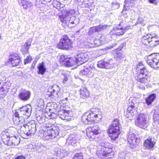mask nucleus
I'll use <instances>...</instances> for the list:
<instances>
[{
  "label": "nucleus",
  "mask_w": 159,
  "mask_h": 159,
  "mask_svg": "<svg viewBox=\"0 0 159 159\" xmlns=\"http://www.w3.org/2000/svg\"><path fill=\"white\" fill-rule=\"evenodd\" d=\"M89 60V57L86 53L80 52L78 53L74 58L68 57L67 56L62 55L59 61L61 64L66 66H71L76 63L81 65L86 62Z\"/></svg>",
  "instance_id": "f257e3e1"
},
{
  "label": "nucleus",
  "mask_w": 159,
  "mask_h": 159,
  "mask_svg": "<svg viewBox=\"0 0 159 159\" xmlns=\"http://www.w3.org/2000/svg\"><path fill=\"white\" fill-rule=\"evenodd\" d=\"M14 132H11V130L7 129L3 131L1 135V139L6 145L12 147L17 145L20 142L19 139L13 135Z\"/></svg>",
  "instance_id": "f03ea898"
},
{
  "label": "nucleus",
  "mask_w": 159,
  "mask_h": 159,
  "mask_svg": "<svg viewBox=\"0 0 159 159\" xmlns=\"http://www.w3.org/2000/svg\"><path fill=\"white\" fill-rule=\"evenodd\" d=\"M137 68L139 69L138 70L139 72L137 76L135 77L136 80L147 85L150 81L148 70L142 62L139 63Z\"/></svg>",
  "instance_id": "7ed1b4c3"
},
{
  "label": "nucleus",
  "mask_w": 159,
  "mask_h": 159,
  "mask_svg": "<svg viewBox=\"0 0 159 159\" xmlns=\"http://www.w3.org/2000/svg\"><path fill=\"white\" fill-rule=\"evenodd\" d=\"M119 125V120L116 119L112 121L109 127L108 133L109 137L112 140L115 141L117 138L120 133Z\"/></svg>",
  "instance_id": "20e7f679"
},
{
  "label": "nucleus",
  "mask_w": 159,
  "mask_h": 159,
  "mask_svg": "<svg viewBox=\"0 0 159 159\" xmlns=\"http://www.w3.org/2000/svg\"><path fill=\"white\" fill-rule=\"evenodd\" d=\"M136 101V99L134 98H131L128 100V107L125 115L127 118L130 120L133 119L134 116H135V115L137 113L135 108H137L138 104Z\"/></svg>",
  "instance_id": "39448f33"
},
{
  "label": "nucleus",
  "mask_w": 159,
  "mask_h": 159,
  "mask_svg": "<svg viewBox=\"0 0 159 159\" xmlns=\"http://www.w3.org/2000/svg\"><path fill=\"white\" fill-rule=\"evenodd\" d=\"M100 117L98 109H92L89 112H86L82 116V120L85 124H89L96 118Z\"/></svg>",
  "instance_id": "423d86ee"
},
{
  "label": "nucleus",
  "mask_w": 159,
  "mask_h": 159,
  "mask_svg": "<svg viewBox=\"0 0 159 159\" xmlns=\"http://www.w3.org/2000/svg\"><path fill=\"white\" fill-rule=\"evenodd\" d=\"M72 42L69 37L66 35H64L61 37L57 47L61 49L68 50L72 48Z\"/></svg>",
  "instance_id": "0eeeda50"
},
{
  "label": "nucleus",
  "mask_w": 159,
  "mask_h": 159,
  "mask_svg": "<svg viewBox=\"0 0 159 159\" xmlns=\"http://www.w3.org/2000/svg\"><path fill=\"white\" fill-rule=\"evenodd\" d=\"M75 12L74 10L66 11L65 13H63L59 16L61 22L64 24L69 25L70 24L73 25L74 20L72 18V15Z\"/></svg>",
  "instance_id": "6e6552de"
},
{
  "label": "nucleus",
  "mask_w": 159,
  "mask_h": 159,
  "mask_svg": "<svg viewBox=\"0 0 159 159\" xmlns=\"http://www.w3.org/2000/svg\"><path fill=\"white\" fill-rule=\"evenodd\" d=\"M146 62L153 68L159 67V54L153 53L148 55L147 57Z\"/></svg>",
  "instance_id": "1a4fd4ad"
},
{
  "label": "nucleus",
  "mask_w": 159,
  "mask_h": 159,
  "mask_svg": "<svg viewBox=\"0 0 159 159\" xmlns=\"http://www.w3.org/2000/svg\"><path fill=\"white\" fill-rule=\"evenodd\" d=\"M101 132V130L99 126L96 125L86 130V134L87 136L92 139H97L99 134Z\"/></svg>",
  "instance_id": "9d476101"
},
{
  "label": "nucleus",
  "mask_w": 159,
  "mask_h": 159,
  "mask_svg": "<svg viewBox=\"0 0 159 159\" xmlns=\"http://www.w3.org/2000/svg\"><path fill=\"white\" fill-rule=\"evenodd\" d=\"M148 121L147 116L144 114H140L135 120V124L141 128L145 129L148 125Z\"/></svg>",
  "instance_id": "9b49d317"
},
{
  "label": "nucleus",
  "mask_w": 159,
  "mask_h": 159,
  "mask_svg": "<svg viewBox=\"0 0 159 159\" xmlns=\"http://www.w3.org/2000/svg\"><path fill=\"white\" fill-rule=\"evenodd\" d=\"M47 95L51 98H55L60 97L61 96V93L60 92L59 86L57 85H54L48 89Z\"/></svg>",
  "instance_id": "f8f14e48"
},
{
  "label": "nucleus",
  "mask_w": 159,
  "mask_h": 159,
  "mask_svg": "<svg viewBox=\"0 0 159 159\" xmlns=\"http://www.w3.org/2000/svg\"><path fill=\"white\" fill-rule=\"evenodd\" d=\"M131 129H130L129 130L130 131L128 135L127 140L131 147H136L139 143L140 140L135 137L134 133L132 132Z\"/></svg>",
  "instance_id": "ddd939ff"
},
{
  "label": "nucleus",
  "mask_w": 159,
  "mask_h": 159,
  "mask_svg": "<svg viewBox=\"0 0 159 159\" xmlns=\"http://www.w3.org/2000/svg\"><path fill=\"white\" fill-rule=\"evenodd\" d=\"M32 107L29 104L20 107L17 111L21 116H26L27 117H29L31 114Z\"/></svg>",
  "instance_id": "4468645a"
},
{
  "label": "nucleus",
  "mask_w": 159,
  "mask_h": 159,
  "mask_svg": "<svg viewBox=\"0 0 159 159\" xmlns=\"http://www.w3.org/2000/svg\"><path fill=\"white\" fill-rule=\"evenodd\" d=\"M9 61L13 66H17L21 62V61L19 56L16 53H14L10 55Z\"/></svg>",
  "instance_id": "2eb2a0df"
},
{
  "label": "nucleus",
  "mask_w": 159,
  "mask_h": 159,
  "mask_svg": "<svg viewBox=\"0 0 159 159\" xmlns=\"http://www.w3.org/2000/svg\"><path fill=\"white\" fill-rule=\"evenodd\" d=\"M84 69L82 70L80 73V75L81 76L85 75L88 77H92L93 75V69L87 66H81Z\"/></svg>",
  "instance_id": "dca6fc26"
},
{
  "label": "nucleus",
  "mask_w": 159,
  "mask_h": 159,
  "mask_svg": "<svg viewBox=\"0 0 159 159\" xmlns=\"http://www.w3.org/2000/svg\"><path fill=\"white\" fill-rule=\"evenodd\" d=\"M135 1L136 0H125V4L124 5V8L122 11L123 14L124 15L125 14L126 15V11L134 7Z\"/></svg>",
  "instance_id": "f3484780"
},
{
  "label": "nucleus",
  "mask_w": 159,
  "mask_h": 159,
  "mask_svg": "<svg viewBox=\"0 0 159 159\" xmlns=\"http://www.w3.org/2000/svg\"><path fill=\"white\" fill-rule=\"evenodd\" d=\"M59 131H57V133H56L55 132L52 130L47 129L43 133V138L46 140H48L50 139H52L54 138L58 135Z\"/></svg>",
  "instance_id": "a211bd4d"
},
{
  "label": "nucleus",
  "mask_w": 159,
  "mask_h": 159,
  "mask_svg": "<svg viewBox=\"0 0 159 159\" xmlns=\"http://www.w3.org/2000/svg\"><path fill=\"white\" fill-rule=\"evenodd\" d=\"M101 146V149H103L106 151H108V153H109V155L110 157H113L114 152H112L111 145L107 142H102L100 143Z\"/></svg>",
  "instance_id": "6ab92c4d"
},
{
  "label": "nucleus",
  "mask_w": 159,
  "mask_h": 159,
  "mask_svg": "<svg viewBox=\"0 0 159 159\" xmlns=\"http://www.w3.org/2000/svg\"><path fill=\"white\" fill-rule=\"evenodd\" d=\"M30 95V91L26 90H22L18 94V98L21 101L25 102L29 99Z\"/></svg>",
  "instance_id": "aec40b11"
},
{
  "label": "nucleus",
  "mask_w": 159,
  "mask_h": 159,
  "mask_svg": "<svg viewBox=\"0 0 159 159\" xmlns=\"http://www.w3.org/2000/svg\"><path fill=\"white\" fill-rule=\"evenodd\" d=\"M110 61L108 59H104L99 61L97 63V66L100 68L110 69L112 67V65L109 63Z\"/></svg>",
  "instance_id": "412c9836"
},
{
  "label": "nucleus",
  "mask_w": 159,
  "mask_h": 159,
  "mask_svg": "<svg viewBox=\"0 0 159 159\" xmlns=\"http://www.w3.org/2000/svg\"><path fill=\"white\" fill-rule=\"evenodd\" d=\"M23 115L21 116L17 111H16L13 115L14 122L17 125H20L23 124L25 122V119L22 116Z\"/></svg>",
  "instance_id": "4be33fe9"
},
{
  "label": "nucleus",
  "mask_w": 159,
  "mask_h": 159,
  "mask_svg": "<svg viewBox=\"0 0 159 159\" xmlns=\"http://www.w3.org/2000/svg\"><path fill=\"white\" fill-rule=\"evenodd\" d=\"M97 155L98 157L101 159H109L113 157H110L109 156V153H108V151H106L103 149L99 150L97 152Z\"/></svg>",
  "instance_id": "5701e85b"
},
{
  "label": "nucleus",
  "mask_w": 159,
  "mask_h": 159,
  "mask_svg": "<svg viewBox=\"0 0 159 159\" xmlns=\"http://www.w3.org/2000/svg\"><path fill=\"white\" fill-rule=\"evenodd\" d=\"M70 112V111L69 110L66 111L65 109L60 110L57 112L58 117L63 120H68L69 114Z\"/></svg>",
  "instance_id": "b1692460"
},
{
  "label": "nucleus",
  "mask_w": 159,
  "mask_h": 159,
  "mask_svg": "<svg viewBox=\"0 0 159 159\" xmlns=\"http://www.w3.org/2000/svg\"><path fill=\"white\" fill-rule=\"evenodd\" d=\"M155 142L153 138L149 137L144 142V145L146 148L149 149H152L154 146Z\"/></svg>",
  "instance_id": "393cba45"
},
{
  "label": "nucleus",
  "mask_w": 159,
  "mask_h": 159,
  "mask_svg": "<svg viewBox=\"0 0 159 159\" xmlns=\"http://www.w3.org/2000/svg\"><path fill=\"white\" fill-rule=\"evenodd\" d=\"M32 41V39H29L25 43V44L21 46V50L23 55H25L29 53L28 49L31 46Z\"/></svg>",
  "instance_id": "a878e982"
},
{
  "label": "nucleus",
  "mask_w": 159,
  "mask_h": 159,
  "mask_svg": "<svg viewBox=\"0 0 159 159\" xmlns=\"http://www.w3.org/2000/svg\"><path fill=\"white\" fill-rule=\"evenodd\" d=\"M18 2L19 5L25 10H29L32 5L31 2L26 0H18Z\"/></svg>",
  "instance_id": "bb28decb"
},
{
  "label": "nucleus",
  "mask_w": 159,
  "mask_h": 159,
  "mask_svg": "<svg viewBox=\"0 0 159 159\" xmlns=\"http://www.w3.org/2000/svg\"><path fill=\"white\" fill-rule=\"evenodd\" d=\"M80 98L85 99L89 97V93L85 87H82L80 90Z\"/></svg>",
  "instance_id": "cd10ccee"
},
{
  "label": "nucleus",
  "mask_w": 159,
  "mask_h": 159,
  "mask_svg": "<svg viewBox=\"0 0 159 159\" xmlns=\"http://www.w3.org/2000/svg\"><path fill=\"white\" fill-rule=\"evenodd\" d=\"M153 120L154 125H159V109L153 111ZM153 112V111H152Z\"/></svg>",
  "instance_id": "c85d7f7f"
},
{
  "label": "nucleus",
  "mask_w": 159,
  "mask_h": 159,
  "mask_svg": "<svg viewBox=\"0 0 159 159\" xmlns=\"http://www.w3.org/2000/svg\"><path fill=\"white\" fill-rule=\"evenodd\" d=\"M44 126L45 127L47 128V129L52 130V131L55 132L56 134L57 133V131H59V130L58 127L55 126L53 125H52V123L50 122H47L45 123Z\"/></svg>",
  "instance_id": "c756f323"
},
{
  "label": "nucleus",
  "mask_w": 159,
  "mask_h": 159,
  "mask_svg": "<svg viewBox=\"0 0 159 159\" xmlns=\"http://www.w3.org/2000/svg\"><path fill=\"white\" fill-rule=\"evenodd\" d=\"M30 130L29 132L30 133H31V134H34L36 132V124L34 121H31L30 122L28 123Z\"/></svg>",
  "instance_id": "7c9ffc66"
},
{
  "label": "nucleus",
  "mask_w": 159,
  "mask_h": 159,
  "mask_svg": "<svg viewBox=\"0 0 159 159\" xmlns=\"http://www.w3.org/2000/svg\"><path fill=\"white\" fill-rule=\"evenodd\" d=\"M5 86H6V84L3 85V87L2 86L0 88V96L2 98L7 95L10 86H9L7 88Z\"/></svg>",
  "instance_id": "2f4dec72"
},
{
  "label": "nucleus",
  "mask_w": 159,
  "mask_h": 159,
  "mask_svg": "<svg viewBox=\"0 0 159 159\" xmlns=\"http://www.w3.org/2000/svg\"><path fill=\"white\" fill-rule=\"evenodd\" d=\"M156 97V94L153 93L149 95L146 99V103L148 105H151Z\"/></svg>",
  "instance_id": "473e14b6"
},
{
  "label": "nucleus",
  "mask_w": 159,
  "mask_h": 159,
  "mask_svg": "<svg viewBox=\"0 0 159 159\" xmlns=\"http://www.w3.org/2000/svg\"><path fill=\"white\" fill-rule=\"evenodd\" d=\"M151 35L146 34L143 36L142 39L141 41L143 44L145 45H148L150 43Z\"/></svg>",
  "instance_id": "72a5a7b5"
},
{
  "label": "nucleus",
  "mask_w": 159,
  "mask_h": 159,
  "mask_svg": "<svg viewBox=\"0 0 159 159\" xmlns=\"http://www.w3.org/2000/svg\"><path fill=\"white\" fill-rule=\"evenodd\" d=\"M20 127L21 134H23V135L24 136L25 135L26 136L24 138L27 139V137L31 135V133H30L29 132H28L26 131L25 129V124L20 125Z\"/></svg>",
  "instance_id": "f704fd0d"
},
{
  "label": "nucleus",
  "mask_w": 159,
  "mask_h": 159,
  "mask_svg": "<svg viewBox=\"0 0 159 159\" xmlns=\"http://www.w3.org/2000/svg\"><path fill=\"white\" fill-rule=\"evenodd\" d=\"M52 4L53 7L58 10L62 8L64 6V5L61 3L57 0H52Z\"/></svg>",
  "instance_id": "c9c22d12"
},
{
  "label": "nucleus",
  "mask_w": 159,
  "mask_h": 159,
  "mask_svg": "<svg viewBox=\"0 0 159 159\" xmlns=\"http://www.w3.org/2000/svg\"><path fill=\"white\" fill-rule=\"evenodd\" d=\"M38 69L39 70L38 74H39L43 75L46 70V68L45 67L44 63L42 62L39 64L38 66Z\"/></svg>",
  "instance_id": "e433bc0d"
},
{
  "label": "nucleus",
  "mask_w": 159,
  "mask_h": 159,
  "mask_svg": "<svg viewBox=\"0 0 159 159\" xmlns=\"http://www.w3.org/2000/svg\"><path fill=\"white\" fill-rule=\"evenodd\" d=\"M36 115V118L37 120L39 123L40 124H42L45 122V118L46 117L44 116L45 115H44L41 114L40 115Z\"/></svg>",
  "instance_id": "4c0bfd02"
},
{
  "label": "nucleus",
  "mask_w": 159,
  "mask_h": 159,
  "mask_svg": "<svg viewBox=\"0 0 159 159\" xmlns=\"http://www.w3.org/2000/svg\"><path fill=\"white\" fill-rule=\"evenodd\" d=\"M151 39L150 40V45L151 46H155L159 43V40L157 39L155 37H153L151 35Z\"/></svg>",
  "instance_id": "58836bf2"
},
{
  "label": "nucleus",
  "mask_w": 159,
  "mask_h": 159,
  "mask_svg": "<svg viewBox=\"0 0 159 159\" xmlns=\"http://www.w3.org/2000/svg\"><path fill=\"white\" fill-rule=\"evenodd\" d=\"M120 30H119V27H114L112 30L110 32V34L111 35H122L123 34L122 32H121V34L118 32V31Z\"/></svg>",
  "instance_id": "ea45409f"
},
{
  "label": "nucleus",
  "mask_w": 159,
  "mask_h": 159,
  "mask_svg": "<svg viewBox=\"0 0 159 159\" xmlns=\"http://www.w3.org/2000/svg\"><path fill=\"white\" fill-rule=\"evenodd\" d=\"M108 25H99L98 26L94 27L96 32H99L106 29Z\"/></svg>",
  "instance_id": "a19ab883"
},
{
  "label": "nucleus",
  "mask_w": 159,
  "mask_h": 159,
  "mask_svg": "<svg viewBox=\"0 0 159 159\" xmlns=\"http://www.w3.org/2000/svg\"><path fill=\"white\" fill-rule=\"evenodd\" d=\"M60 152V157L61 158L67 156L69 152L68 151L65 149H62Z\"/></svg>",
  "instance_id": "79ce46f5"
},
{
  "label": "nucleus",
  "mask_w": 159,
  "mask_h": 159,
  "mask_svg": "<svg viewBox=\"0 0 159 159\" xmlns=\"http://www.w3.org/2000/svg\"><path fill=\"white\" fill-rule=\"evenodd\" d=\"M83 155L81 152L76 153L73 158V159H83Z\"/></svg>",
  "instance_id": "37998d69"
},
{
  "label": "nucleus",
  "mask_w": 159,
  "mask_h": 159,
  "mask_svg": "<svg viewBox=\"0 0 159 159\" xmlns=\"http://www.w3.org/2000/svg\"><path fill=\"white\" fill-rule=\"evenodd\" d=\"M120 6L119 4L117 2H112L111 4V8L113 10L118 9Z\"/></svg>",
  "instance_id": "c03bdc74"
},
{
  "label": "nucleus",
  "mask_w": 159,
  "mask_h": 159,
  "mask_svg": "<svg viewBox=\"0 0 159 159\" xmlns=\"http://www.w3.org/2000/svg\"><path fill=\"white\" fill-rule=\"evenodd\" d=\"M37 106L41 108H43L44 107V102L42 99H40L37 103Z\"/></svg>",
  "instance_id": "a18cd8bd"
},
{
  "label": "nucleus",
  "mask_w": 159,
  "mask_h": 159,
  "mask_svg": "<svg viewBox=\"0 0 159 159\" xmlns=\"http://www.w3.org/2000/svg\"><path fill=\"white\" fill-rule=\"evenodd\" d=\"M12 159H26L25 156L22 155H16Z\"/></svg>",
  "instance_id": "49530a36"
},
{
  "label": "nucleus",
  "mask_w": 159,
  "mask_h": 159,
  "mask_svg": "<svg viewBox=\"0 0 159 159\" xmlns=\"http://www.w3.org/2000/svg\"><path fill=\"white\" fill-rule=\"evenodd\" d=\"M119 27V30H120L118 31V32L119 33H120V34H121V32H122L123 34H122V35L124 34V31L126 30H127V27H126L125 26H123L121 27Z\"/></svg>",
  "instance_id": "de8ad7c7"
},
{
  "label": "nucleus",
  "mask_w": 159,
  "mask_h": 159,
  "mask_svg": "<svg viewBox=\"0 0 159 159\" xmlns=\"http://www.w3.org/2000/svg\"><path fill=\"white\" fill-rule=\"evenodd\" d=\"M73 20H74L73 25H76L79 23V18L76 17L75 16H72Z\"/></svg>",
  "instance_id": "09e8293b"
},
{
  "label": "nucleus",
  "mask_w": 159,
  "mask_h": 159,
  "mask_svg": "<svg viewBox=\"0 0 159 159\" xmlns=\"http://www.w3.org/2000/svg\"><path fill=\"white\" fill-rule=\"evenodd\" d=\"M93 44H94V46L97 47L100 44V41L98 39H95L93 42Z\"/></svg>",
  "instance_id": "8fccbe9b"
},
{
  "label": "nucleus",
  "mask_w": 159,
  "mask_h": 159,
  "mask_svg": "<svg viewBox=\"0 0 159 159\" xmlns=\"http://www.w3.org/2000/svg\"><path fill=\"white\" fill-rule=\"evenodd\" d=\"M95 32L96 31L94 27H90L88 32V35L91 36L93 34V33Z\"/></svg>",
  "instance_id": "3c124183"
},
{
  "label": "nucleus",
  "mask_w": 159,
  "mask_h": 159,
  "mask_svg": "<svg viewBox=\"0 0 159 159\" xmlns=\"http://www.w3.org/2000/svg\"><path fill=\"white\" fill-rule=\"evenodd\" d=\"M52 112H46L45 113V116L48 119H51V115L52 114Z\"/></svg>",
  "instance_id": "603ef678"
},
{
  "label": "nucleus",
  "mask_w": 159,
  "mask_h": 159,
  "mask_svg": "<svg viewBox=\"0 0 159 159\" xmlns=\"http://www.w3.org/2000/svg\"><path fill=\"white\" fill-rule=\"evenodd\" d=\"M31 59V57L30 56L27 57L24 60V64H25L29 62Z\"/></svg>",
  "instance_id": "864d4df0"
},
{
  "label": "nucleus",
  "mask_w": 159,
  "mask_h": 159,
  "mask_svg": "<svg viewBox=\"0 0 159 159\" xmlns=\"http://www.w3.org/2000/svg\"><path fill=\"white\" fill-rule=\"evenodd\" d=\"M52 0H39V2H41V3L43 4H46L47 3L50 2Z\"/></svg>",
  "instance_id": "5fc2aeb1"
},
{
  "label": "nucleus",
  "mask_w": 159,
  "mask_h": 159,
  "mask_svg": "<svg viewBox=\"0 0 159 159\" xmlns=\"http://www.w3.org/2000/svg\"><path fill=\"white\" fill-rule=\"evenodd\" d=\"M58 117L57 112L56 113H52L51 115V119H56Z\"/></svg>",
  "instance_id": "6e6d98bb"
},
{
  "label": "nucleus",
  "mask_w": 159,
  "mask_h": 159,
  "mask_svg": "<svg viewBox=\"0 0 159 159\" xmlns=\"http://www.w3.org/2000/svg\"><path fill=\"white\" fill-rule=\"evenodd\" d=\"M143 22V20L142 18L139 17L135 25H137L138 24H141Z\"/></svg>",
  "instance_id": "4d7b16f0"
},
{
  "label": "nucleus",
  "mask_w": 159,
  "mask_h": 159,
  "mask_svg": "<svg viewBox=\"0 0 159 159\" xmlns=\"http://www.w3.org/2000/svg\"><path fill=\"white\" fill-rule=\"evenodd\" d=\"M6 78L5 77H3L2 79H0V84L2 85L5 83L4 81L6 80Z\"/></svg>",
  "instance_id": "13d9d810"
},
{
  "label": "nucleus",
  "mask_w": 159,
  "mask_h": 159,
  "mask_svg": "<svg viewBox=\"0 0 159 159\" xmlns=\"http://www.w3.org/2000/svg\"><path fill=\"white\" fill-rule=\"evenodd\" d=\"M63 78V82L65 83L68 80V76L67 75H62Z\"/></svg>",
  "instance_id": "bf43d9fd"
},
{
  "label": "nucleus",
  "mask_w": 159,
  "mask_h": 159,
  "mask_svg": "<svg viewBox=\"0 0 159 159\" xmlns=\"http://www.w3.org/2000/svg\"><path fill=\"white\" fill-rule=\"evenodd\" d=\"M124 21H121V22L120 23V24L118 25V26H117V27H122L123 26H125L126 27H127V30L129 29V28H127V27L126 26V25H124Z\"/></svg>",
  "instance_id": "052dcab7"
},
{
  "label": "nucleus",
  "mask_w": 159,
  "mask_h": 159,
  "mask_svg": "<svg viewBox=\"0 0 159 159\" xmlns=\"http://www.w3.org/2000/svg\"><path fill=\"white\" fill-rule=\"evenodd\" d=\"M150 3L154 4H157V0H148Z\"/></svg>",
  "instance_id": "680f3d73"
},
{
  "label": "nucleus",
  "mask_w": 159,
  "mask_h": 159,
  "mask_svg": "<svg viewBox=\"0 0 159 159\" xmlns=\"http://www.w3.org/2000/svg\"><path fill=\"white\" fill-rule=\"evenodd\" d=\"M25 129L26 131L28 132H29V130H30V129L28 123L27 124H25Z\"/></svg>",
  "instance_id": "e2e57ef3"
},
{
  "label": "nucleus",
  "mask_w": 159,
  "mask_h": 159,
  "mask_svg": "<svg viewBox=\"0 0 159 159\" xmlns=\"http://www.w3.org/2000/svg\"><path fill=\"white\" fill-rule=\"evenodd\" d=\"M126 44L125 42H123L122 43L121 47L118 48V49H120V50H121V49L123 47L125 46Z\"/></svg>",
  "instance_id": "0e129e2a"
},
{
  "label": "nucleus",
  "mask_w": 159,
  "mask_h": 159,
  "mask_svg": "<svg viewBox=\"0 0 159 159\" xmlns=\"http://www.w3.org/2000/svg\"><path fill=\"white\" fill-rule=\"evenodd\" d=\"M3 116L1 110H0V118H1Z\"/></svg>",
  "instance_id": "69168bd1"
},
{
  "label": "nucleus",
  "mask_w": 159,
  "mask_h": 159,
  "mask_svg": "<svg viewBox=\"0 0 159 159\" xmlns=\"http://www.w3.org/2000/svg\"><path fill=\"white\" fill-rule=\"evenodd\" d=\"M80 30H79L76 31V34H79V33L80 32Z\"/></svg>",
  "instance_id": "338daca9"
},
{
  "label": "nucleus",
  "mask_w": 159,
  "mask_h": 159,
  "mask_svg": "<svg viewBox=\"0 0 159 159\" xmlns=\"http://www.w3.org/2000/svg\"><path fill=\"white\" fill-rule=\"evenodd\" d=\"M2 148L1 143H0V150Z\"/></svg>",
  "instance_id": "774afa93"
}]
</instances>
